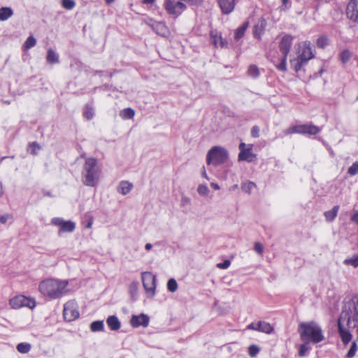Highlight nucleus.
<instances>
[{"mask_svg": "<svg viewBox=\"0 0 358 358\" xmlns=\"http://www.w3.org/2000/svg\"><path fill=\"white\" fill-rule=\"evenodd\" d=\"M68 285L69 281L66 280L48 278L40 282L38 289L43 296L50 299H55L68 292Z\"/></svg>", "mask_w": 358, "mask_h": 358, "instance_id": "f257e3e1", "label": "nucleus"}, {"mask_svg": "<svg viewBox=\"0 0 358 358\" xmlns=\"http://www.w3.org/2000/svg\"><path fill=\"white\" fill-rule=\"evenodd\" d=\"M101 176V168L96 158H86L82 171L83 183L88 187L98 185Z\"/></svg>", "mask_w": 358, "mask_h": 358, "instance_id": "f03ea898", "label": "nucleus"}, {"mask_svg": "<svg viewBox=\"0 0 358 358\" xmlns=\"http://www.w3.org/2000/svg\"><path fill=\"white\" fill-rule=\"evenodd\" d=\"M299 333L302 341L316 344L324 339L321 327L315 322H301L299 326Z\"/></svg>", "mask_w": 358, "mask_h": 358, "instance_id": "7ed1b4c3", "label": "nucleus"}, {"mask_svg": "<svg viewBox=\"0 0 358 358\" xmlns=\"http://www.w3.org/2000/svg\"><path fill=\"white\" fill-rule=\"evenodd\" d=\"M293 37L290 35H285L280 43V52H277L276 56H273L271 59V62L275 68L282 72L287 71V57L290 51L292 45Z\"/></svg>", "mask_w": 358, "mask_h": 358, "instance_id": "20e7f679", "label": "nucleus"}, {"mask_svg": "<svg viewBox=\"0 0 358 358\" xmlns=\"http://www.w3.org/2000/svg\"><path fill=\"white\" fill-rule=\"evenodd\" d=\"M320 131L321 129L319 127L313 124V123H307L289 127L284 130L283 134L286 136L292 135L293 134L312 136L317 134Z\"/></svg>", "mask_w": 358, "mask_h": 358, "instance_id": "39448f33", "label": "nucleus"}, {"mask_svg": "<svg viewBox=\"0 0 358 358\" xmlns=\"http://www.w3.org/2000/svg\"><path fill=\"white\" fill-rule=\"evenodd\" d=\"M183 0H164V8L166 13L174 17H179L186 9Z\"/></svg>", "mask_w": 358, "mask_h": 358, "instance_id": "423d86ee", "label": "nucleus"}, {"mask_svg": "<svg viewBox=\"0 0 358 358\" xmlns=\"http://www.w3.org/2000/svg\"><path fill=\"white\" fill-rule=\"evenodd\" d=\"M141 280L148 297L152 298L155 294L156 276L150 272L145 271L141 273Z\"/></svg>", "mask_w": 358, "mask_h": 358, "instance_id": "0eeeda50", "label": "nucleus"}, {"mask_svg": "<svg viewBox=\"0 0 358 358\" xmlns=\"http://www.w3.org/2000/svg\"><path fill=\"white\" fill-rule=\"evenodd\" d=\"M78 306L75 300L67 301L64 306L63 317L67 322H72L79 317Z\"/></svg>", "mask_w": 358, "mask_h": 358, "instance_id": "6e6552de", "label": "nucleus"}, {"mask_svg": "<svg viewBox=\"0 0 358 358\" xmlns=\"http://www.w3.org/2000/svg\"><path fill=\"white\" fill-rule=\"evenodd\" d=\"M9 304L14 309H19L22 307L34 308L36 306V301L34 299L26 297L24 295H18L11 298Z\"/></svg>", "mask_w": 358, "mask_h": 358, "instance_id": "1a4fd4ad", "label": "nucleus"}, {"mask_svg": "<svg viewBox=\"0 0 358 358\" xmlns=\"http://www.w3.org/2000/svg\"><path fill=\"white\" fill-rule=\"evenodd\" d=\"M314 57L310 43L309 41H303L299 45V51L298 58L303 62H308Z\"/></svg>", "mask_w": 358, "mask_h": 358, "instance_id": "9d476101", "label": "nucleus"}, {"mask_svg": "<svg viewBox=\"0 0 358 358\" xmlns=\"http://www.w3.org/2000/svg\"><path fill=\"white\" fill-rule=\"evenodd\" d=\"M51 223L56 226H59L60 229L59 234L61 232H73L76 228V224L72 221H64L60 217H55L52 219Z\"/></svg>", "mask_w": 358, "mask_h": 358, "instance_id": "9b49d317", "label": "nucleus"}, {"mask_svg": "<svg viewBox=\"0 0 358 358\" xmlns=\"http://www.w3.org/2000/svg\"><path fill=\"white\" fill-rule=\"evenodd\" d=\"M150 323V317L148 315L141 313L139 315H133L130 320V324L134 328L139 327H147Z\"/></svg>", "mask_w": 358, "mask_h": 358, "instance_id": "f8f14e48", "label": "nucleus"}, {"mask_svg": "<svg viewBox=\"0 0 358 358\" xmlns=\"http://www.w3.org/2000/svg\"><path fill=\"white\" fill-rule=\"evenodd\" d=\"M346 15L349 20L358 23V0H350L346 7Z\"/></svg>", "mask_w": 358, "mask_h": 358, "instance_id": "ddd939ff", "label": "nucleus"}, {"mask_svg": "<svg viewBox=\"0 0 358 358\" xmlns=\"http://www.w3.org/2000/svg\"><path fill=\"white\" fill-rule=\"evenodd\" d=\"M217 3L223 15L231 13L236 7V0H217Z\"/></svg>", "mask_w": 358, "mask_h": 358, "instance_id": "4468645a", "label": "nucleus"}, {"mask_svg": "<svg viewBox=\"0 0 358 358\" xmlns=\"http://www.w3.org/2000/svg\"><path fill=\"white\" fill-rule=\"evenodd\" d=\"M210 43L215 48H224L227 45V41L222 36L221 33L217 30H211L210 32Z\"/></svg>", "mask_w": 358, "mask_h": 358, "instance_id": "2eb2a0df", "label": "nucleus"}, {"mask_svg": "<svg viewBox=\"0 0 358 358\" xmlns=\"http://www.w3.org/2000/svg\"><path fill=\"white\" fill-rule=\"evenodd\" d=\"M150 27L157 34L163 37H167L170 34V31L164 22H155Z\"/></svg>", "mask_w": 358, "mask_h": 358, "instance_id": "dca6fc26", "label": "nucleus"}, {"mask_svg": "<svg viewBox=\"0 0 358 358\" xmlns=\"http://www.w3.org/2000/svg\"><path fill=\"white\" fill-rule=\"evenodd\" d=\"M253 145L241 143L239 145L240 152L238 157H255L252 154Z\"/></svg>", "mask_w": 358, "mask_h": 358, "instance_id": "f3484780", "label": "nucleus"}, {"mask_svg": "<svg viewBox=\"0 0 358 358\" xmlns=\"http://www.w3.org/2000/svg\"><path fill=\"white\" fill-rule=\"evenodd\" d=\"M227 150L221 146H214L208 152L206 157H228Z\"/></svg>", "mask_w": 358, "mask_h": 358, "instance_id": "a211bd4d", "label": "nucleus"}, {"mask_svg": "<svg viewBox=\"0 0 358 358\" xmlns=\"http://www.w3.org/2000/svg\"><path fill=\"white\" fill-rule=\"evenodd\" d=\"M132 187V183L126 180H123L119 183L117 187V192L122 195H126L131 190Z\"/></svg>", "mask_w": 358, "mask_h": 358, "instance_id": "6ab92c4d", "label": "nucleus"}, {"mask_svg": "<svg viewBox=\"0 0 358 358\" xmlns=\"http://www.w3.org/2000/svg\"><path fill=\"white\" fill-rule=\"evenodd\" d=\"M106 323L112 331H117L120 328V322L115 315L109 316L106 320Z\"/></svg>", "mask_w": 358, "mask_h": 358, "instance_id": "aec40b11", "label": "nucleus"}, {"mask_svg": "<svg viewBox=\"0 0 358 358\" xmlns=\"http://www.w3.org/2000/svg\"><path fill=\"white\" fill-rule=\"evenodd\" d=\"M265 30V24L264 22H262L260 24H257L255 25L252 28V34L255 38L260 40L262 38V36L264 34Z\"/></svg>", "mask_w": 358, "mask_h": 358, "instance_id": "412c9836", "label": "nucleus"}, {"mask_svg": "<svg viewBox=\"0 0 358 358\" xmlns=\"http://www.w3.org/2000/svg\"><path fill=\"white\" fill-rule=\"evenodd\" d=\"M249 25L248 22H245L241 26L238 27L234 32V38L236 41L240 40L245 34Z\"/></svg>", "mask_w": 358, "mask_h": 358, "instance_id": "4be33fe9", "label": "nucleus"}, {"mask_svg": "<svg viewBox=\"0 0 358 358\" xmlns=\"http://www.w3.org/2000/svg\"><path fill=\"white\" fill-rule=\"evenodd\" d=\"M258 328L259 331L268 334H271L273 331V327L268 322L264 321H260L258 322Z\"/></svg>", "mask_w": 358, "mask_h": 358, "instance_id": "5701e85b", "label": "nucleus"}, {"mask_svg": "<svg viewBox=\"0 0 358 358\" xmlns=\"http://www.w3.org/2000/svg\"><path fill=\"white\" fill-rule=\"evenodd\" d=\"M13 15V11L10 7L0 8V21H5Z\"/></svg>", "mask_w": 358, "mask_h": 358, "instance_id": "b1692460", "label": "nucleus"}, {"mask_svg": "<svg viewBox=\"0 0 358 358\" xmlns=\"http://www.w3.org/2000/svg\"><path fill=\"white\" fill-rule=\"evenodd\" d=\"M338 210L339 206H335L331 210L326 211L324 213V217L326 218V220L328 222H332L336 217Z\"/></svg>", "mask_w": 358, "mask_h": 358, "instance_id": "393cba45", "label": "nucleus"}, {"mask_svg": "<svg viewBox=\"0 0 358 358\" xmlns=\"http://www.w3.org/2000/svg\"><path fill=\"white\" fill-rule=\"evenodd\" d=\"M138 290V282L137 281H133L129 286V293L132 300H136Z\"/></svg>", "mask_w": 358, "mask_h": 358, "instance_id": "a878e982", "label": "nucleus"}, {"mask_svg": "<svg viewBox=\"0 0 358 358\" xmlns=\"http://www.w3.org/2000/svg\"><path fill=\"white\" fill-rule=\"evenodd\" d=\"M247 74L252 78H257L260 76L258 66L255 64H251L248 66Z\"/></svg>", "mask_w": 358, "mask_h": 358, "instance_id": "bb28decb", "label": "nucleus"}, {"mask_svg": "<svg viewBox=\"0 0 358 358\" xmlns=\"http://www.w3.org/2000/svg\"><path fill=\"white\" fill-rule=\"evenodd\" d=\"M46 59L50 64H56L59 62V57L57 54L51 48L48 50Z\"/></svg>", "mask_w": 358, "mask_h": 358, "instance_id": "cd10ccee", "label": "nucleus"}, {"mask_svg": "<svg viewBox=\"0 0 358 358\" xmlns=\"http://www.w3.org/2000/svg\"><path fill=\"white\" fill-rule=\"evenodd\" d=\"M120 115L122 119H132L135 115V111L131 108H127L121 110Z\"/></svg>", "mask_w": 358, "mask_h": 358, "instance_id": "c85d7f7f", "label": "nucleus"}, {"mask_svg": "<svg viewBox=\"0 0 358 358\" xmlns=\"http://www.w3.org/2000/svg\"><path fill=\"white\" fill-rule=\"evenodd\" d=\"M104 328V324L102 320L94 321L90 324V329L93 332L103 331Z\"/></svg>", "mask_w": 358, "mask_h": 358, "instance_id": "c756f323", "label": "nucleus"}, {"mask_svg": "<svg viewBox=\"0 0 358 358\" xmlns=\"http://www.w3.org/2000/svg\"><path fill=\"white\" fill-rule=\"evenodd\" d=\"M31 348V344L28 343H20L17 345L16 349L20 353H28Z\"/></svg>", "mask_w": 358, "mask_h": 358, "instance_id": "7c9ffc66", "label": "nucleus"}, {"mask_svg": "<svg viewBox=\"0 0 358 358\" xmlns=\"http://www.w3.org/2000/svg\"><path fill=\"white\" fill-rule=\"evenodd\" d=\"M256 187L255 183L253 182L248 181L242 183L241 189L243 192L250 194L254 188Z\"/></svg>", "mask_w": 358, "mask_h": 358, "instance_id": "2f4dec72", "label": "nucleus"}, {"mask_svg": "<svg viewBox=\"0 0 358 358\" xmlns=\"http://www.w3.org/2000/svg\"><path fill=\"white\" fill-rule=\"evenodd\" d=\"M304 343L301 344L299 346V356L304 357L307 355V352L310 350V347L309 345L310 343L307 341H303Z\"/></svg>", "mask_w": 358, "mask_h": 358, "instance_id": "473e14b6", "label": "nucleus"}, {"mask_svg": "<svg viewBox=\"0 0 358 358\" xmlns=\"http://www.w3.org/2000/svg\"><path fill=\"white\" fill-rule=\"evenodd\" d=\"M36 40L32 36H29L23 45V49L27 50L35 46Z\"/></svg>", "mask_w": 358, "mask_h": 358, "instance_id": "72a5a7b5", "label": "nucleus"}, {"mask_svg": "<svg viewBox=\"0 0 358 358\" xmlns=\"http://www.w3.org/2000/svg\"><path fill=\"white\" fill-rule=\"evenodd\" d=\"M94 115V109L92 106L86 105L83 112V116L87 120H90L92 119Z\"/></svg>", "mask_w": 358, "mask_h": 358, "instance_id": "f704fd0d", "label": "nucleus"}, {"mask_svg": "<svg viewBox=\"0 0 358 358\" xmlns=\"http://www.w3.org/2000/svg\"><path fill=\"white\" fill-rule=\"evenodd\" d=\"M344 264L348 266H352L354 268L358 267V255H355L351 258L345 259Z\"/></svg>", "mask_w": 358, "mask_h": 358, "instance_id": "c9c22d12", "label": "nucleus"}, {"mask_svg": "<svg viewBox=\"0 0 358 358\" xmlns=\"http://www.w3.org/2000/svg\"><path fill=\"white\" fill-rule=\"evenodd\" d=\"M197 192L200 196H207L210 192V189L205 184H200L197 187Z\"/></svg>", "mask_w": 358, "mask_h": 358, "instance_id": "e433bc0d", "label": "nucleus"}, {"mask_svg": "<svg viewBox=\"0 0 358 358\" xmlns=\"http://www.w3.org/2000/svg\"><path fill=\"white\" fill-rule=\"evenodd\" d=\"M351 55L352 54L348 50H344L340 53V59L343 64H345L350 60Z\"/></svg>", "mask_w": 358, "mask_h": 358, "instance_id": "4c0bfd02", "label": "nucleus"}, {"mask_svg": "<svg viewBox=\"0 0 358 358\" xmlns=\"http://www.w3.org/2000/svg\"><path fill=\"white\" fill-rule=\"evenodd\" d=\"M41 149V146L36 142L31 143L28 148V152L30 155H37L38 151Z\"/></svg>", "mask_w": 358, "mask_h": 358, "instance_id": "58836bf2", "label": "nucleus"}, {"mask_svg": "<svg viewBox=\"0 0 358 358\" xmlns=\"http://www.w3.org/2000/svg\"><path fill=\"white\" fill-rule=\"evenodd\" d=\"M167 289L171 292H175L178 289V283L173 278H171L167 282Z\"/></svg>", "mask_w": 358, "mask_h": 358, "instance_id": "ea45409f", "label": "nucleus"}, {"mask_svg": "<svg viewBox=\"0 0 358 358\" xmlns=\"http://www.w3.org/2000/svg\"><path fill=\"white\" fill-rule=\"evenodd\" d=\"M317 46L320 48H324L328 45V38L322 36L319 37L316 42Z\"/></svg>", "mask_w": 358, "mask_h": 358, "instance_id": "a19ab883", "label": "nucleus"}, {"mask_svg": "<svg viewBox=\"0 0 358 358\" xmlns=\"http://www.w3.org/2000/svg\"><path fill=\"white\" fill-rule=\"evenodd\" d=\"M75 1L73 0H62V6L66 10H71L75 7Z\"/></svg>", "mask_w": 358, "mask_h": 358, "instance_id": "79ce46f5", "label": "nucleus"}, {"mask_svg": "<svg viewBox=\"0 0 358 358\" xmlns=\"http://www.w3.org/2000/svg\"><path fill=\"white\" fill-rule=\"evenodd\" d=\"M224 158H207V163L208 165L217 166L224 163Z\"/></svg>", "mask_w": 358, "mask_h": 358, "instance_id": "37998d69", "label": "nucleus"}, {"mask_svg": "<svg viewBox=\"0 0 358 358\" xmlns=\"http://www.w3.org/2000/svg\"><path fill=\"white\" fill-rule=\"evenodd\" d=\"M357 350V345L355 342H353L350 350H348L346 357L348 358H352L355 356Z\"/></svg>", "mask_w": 358, "mask_h": 358, "instance_id": "c03bdc74", "label": "nucleus"}, {"mask_svg": "<svg viewBox=\"0 0 358 358\" xmlns=\"http://www.w3.org/2000/svg\"><path fill=\"white\" fill-rule=\"evenodd\" d=\"M259 348L255 345H250L248 348L249 355L252 357H255L259 353Z\"/></svg>", "mask_w": 358, "mask_h": 358, "instance_id": "a18cd8bd", "label": "nucleus"}, {"mask_svg": "<svg viewBox=\"0 0 358 358\" xmlns=\"http://www.w3.org/2000/svg\"><path fill=\"white\" fill-rule=\"evenodd\" d=\"M348 173L351 175L354 176L357 173H358V162H355L349 169L348 171Z\"/></svg>", "mask_w": 358, "mask_h": 358, "instance_id": "49530a36", "label": "nucleus"}, {"mask_svg": "<svg viewBox=\"0 0 358 358\" xmlns=\"http://www.w3.org/2000/svg\"><path fill=\"white\" fill-rule=\"evenodd\" d=\"M191 204V199L189 197L182 195L181 197L180 201V206L181 207H185V206H189Z\"/></svg>", "mask_w": 358, "mask_h": 358, "instance_id": "de8ad7c7", "label": "nucleus"}, {"mask_svg": "<svg viewBox=\"0 0 358 358\" xmlns=\"http://www.w3.org/2000/svg\"><path fill=\"white\" fill-rule=\"evenodd\" d=\"M306 63H307L306 62H303L301 59H300L299 58H298L296 64H294V67L295 71L296 72L299 71L301 70V69L302 68V66L303 65H305Z\"/></svg>", "mask_w": 358, "mask_h": 358, "instance_id": "09e8293b", "label": "nucleus"}, {"mask_svg": "<svg viewBox=\"0 0 358 358\" xmlns=\"http://www.w3.org/2000/svg\"><path fill=\"white\" fill-rule=\"evenodd\" d=\"M13 215L11 214L7 213L4 215H0V222L1 224H6L9 220H12Z\"/></svg>", "mask_w": 358, "mask_h": 358, "instance_id": "8fccbe9b", "label": "nucleus"}, {"mask_svg": "<svg viewBox=\"0 0 358 358\" xmlns=\"http://www.w3.org/2000/svg\"><path fill=\"white\" fill-rule=\"evenodd\" d=\"M231 264V262L229 259L224 260L222 263H218L217 267L221 269H227Z\"/></svg>", "mask_w": 358, "mask_h": 358, "instance_id": "3c124183", "label": "nucleus"}, {"mask_svg": "<svg viewBox=\"0 0 358 358\" xmlns=\"http://www.w3.org/2000/svg\"><path fill=\"white\" fill-rule=\"evenodd\" d=\"M259 127L257 125L253 126L251 129V136L253 138H258L259 136Z\"/></svg>", "mask_w": 358, "mask_h": 358, "instance_id": "603ef678", "label": "nucleus"}, {"mask_svg": "<svg viewBox=\"0 0 358 358\" xmlns=\"http://www.w3.org/2000/svg\"><path fill=\"white\" fill-rule=\"evenodd\" d=\"M254 250L259 255H262L264 251L263 246L259 243H255V246H254Z\"/></svg>", "mask_w": 358, "mask_h": 358, "instance_id": "864d4df0", "label": "nucleus"}, {"mask_svg": "<svg viewBox=\"0 0 358 358\" xmlns=\"http://www.w3.org/2000/svg\"><path fill=\"white\" fill-rule=\"evenodd\" d=\"M183 1H185L192 5H199L202 3L203 0H183Z\"/></svg>", "mask_w": 358, "mask_h": 358, "instance_id": "5fc2aeb1", "label": "nucleus"}, {"mask_svg": "<svg viewBox=\"0 0 358 358\" xmlns=\"http://www.w3.org/2000/svg\"><path fill=\"white\" fill-rule=\"evenodd\" d=\"M248 329L259 331L258 323H251L248 326Z\"/></svg>", "mask_w": 358, "mask_h": 358, "instance_id": "6e6d98bb", "label": "nucleus"}, {"mask_svg": "<svg viewBox=\"0 0 358 358\" xmlns=\"http://www.w3.org/2000/svg\"><path fill=\"white\" fill-rule=\"evenodd\" d=\"M351 220L358 224V212L355 213L352 217Z\"/></svg>", "mask_w": 358, "mask_h": 358, "instance_id": "4d7b16f0", "label": "nucleus"}, {"mask_svg": "<svg viewBox=\"0 0 358 358\" xmlns=\"http://www.w3.org/2000/svg\"><path fill=\"white\" fill-rule=\"evenodd\" d=\"M155 0H142V3L143 4H147V5H148V4L152 5L155 3Z\"/></svg>", "mask_w": 358, "mask_h": 358, "instance_id": "13d9d810", "label": "nucleus"}, {"mask_svg": "<svg viewBox=\"0 0 358 358\" xmlns=\"http://www.w3.org/2000/svg\"><path fill=\"white\" fill-rule=\"evenodd\" d=\"M210 186H211V187H213L214 189H216V190H218L220 188L219 185L217 183H215V182H211Z\"/></svg>", "mask_w": 358, "mask_h": 358, "instance_id": "bf43d9fd", "label": "nucleus"}, {"mask_svg": "<svg viewBox=\"0 0 358 358\" xmlns=\"http://www.w3.org/2000/svg\"><path fill=\"white\" fill-rule=\"evenodd\" d=\"M202 176L203 178H205L206 179L208 180V175L206 173V169L204 166L202 167Z\"/></svg>", "mask_w": 358, "mask_h": 358, "instance_id": "052dcab7", "label": "nucleus"}, {"mask_svg": "<svg viewBox=\"0 0 358 358\" xmlns=\"http://www.w3.org/2000/svg\"><path fill=\"white\" fill-rule=\"evenodd\" d=\"M152 245L151 243H147L145 245V249L146 250H150L152 249Z\"/></svg>", "mask_w": 358, "mask_h": 358, "instance_id": "680f3d73", "label": "nucleus"}, {"mask_svg": "<svg viewBox=\"0 0 358 358\" xmlns=\"http://www.w3.org/2000/svg\"><path fill=\"white\" fill-rule=\"evenodd\" d=\"M252 159L253 158H243V157H241V158H238V161H241V160H247L248 162H252Z\"/></svg>", "mask_w": 358, "mask_h": 358, "instance_id": "e2e57ef3", "label": "nucleus"}, {"mask_svg": "<svg viewBox=\"0 0 358 358\" xmlns=\"http://www.w3.org/2000/svg\"><path fill=\"white\" fill-rule=\"evenodd\" d=\"M238 185H234L233 186L230 187L229 190L234 191L238 188Z\"/></svg>", "mask_w": 358, "mask_h": 358, "instance_id": "0e129e2a", "label": "nucleus"}, {"mask_svg": "<svg viewBox=\"0 0 358 358\" xmlns=\"http://www.w3.org/2000/svg\"><path fill=\"white\" fill-rule=\"evenodd\" d=\"M3 186L2 184L0 182V197L3 195Z\"/></svg>", "mask_w": 358, "mask_h": 358, "instance_id": "69168bd1", "label": "nucleus"}, {"mask_svg": "<svg viewBox=\"0 0 358 358\" xmlns=\"http://www.w3.org/2000/svg\"><path fill=\"white\" fill-rule=\"evenodd\" d=\"M115 0H105L106 3L107 4H110L112 3L113 2H114Z\"/></svg>", "mask_w": 358, "mask_h": 358, "instance_id": "338daca9", "label": "nucleus"}, {"mask_svg": "<svg viewBox=\"0 0 358 358\" xmlns=\"http://www.w3.org/2000/svg\"><path fill=\"white\" fill-rule=\"evenodd\" d=\"M91 227H92V222H91V221H90V222L87 223V228H91Z\"/></svg>", "mask_w": 358, "mask_h": 358, "instance_id": "774afa93", "label": "nucleus"}]
</instances>
